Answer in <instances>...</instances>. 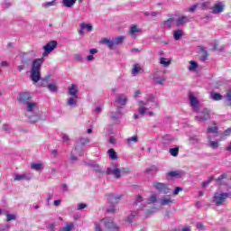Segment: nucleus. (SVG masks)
Segmentation results:
<instances>
[{
	"label": "nucleus",
	"mask_w": 231,
	"mask_h": 231,
	"mask_svg": "<svg viewBox=\"0 0 231 231\" xmlns=\"http://www.w3.org/2000/svg\"><path fill=\"white\" fill-rule=\"evenodd\" d=\"M138 113L140 116H143L145 113L149 115V116H154V112H147V107L150 109H154V107H158V99L152 94H149L146 97V101H138Z\"/></svg>",
	"instance_id": "nucleus-1"
},
{
	"label": "nucleus",
	"mask_w": 231,
	"mask_h": 231,
	"mask_svg": "<svg viewBox=\"0 0 231 231\" xmlns=\"http://www.w3.org/2000/svg\"><path fill=\"white\" fill-rule=\"evenodd\" d=\"M44 64V58H38L32 60L31 65V80L37 84L41 80V68Z\"/></svg>",
	"instance_id": "nucleus-2"
},
{
	"label": "nucleus",
	"mask_w": 231,
	"mask_h": 231,
	"mask_svg": "<svg viewBox=\"0 0 231 231\" xmlns=\"http://www.w3.org/2000/svg\"><path fill=\"white\" fill-rule=\"evenodd\" d=\"M230 196V192H216L213 196V203H215L217 207H221Z\"/></svg>",
	"instance_id": "nucleus-3"
},
{
	"label": "nucleus",
	"mask_w": 231,
	"mask_h": 231,
	"mask_svg": "<svg viewBox=\"0 0 231 231\" xmlns=\"http://www.w3.org/2000/svg\"><path fill=\"white\" fill-rule=\"evenodd\" d=\"M120 198H122V195H114L110 194L108 195L107 201L111 204L110 206L107 207L106 212L109 214H113V212L116 211V208H115V205L120 201Z\"/></svg>",
	"instance_id": "nucleus-4"
},
{
	"label": "nucleus",
	"mask_w": 231,
	"mask_h": 231,
	"mask_svg": "<svg viewBox=\"0 0 231 231\" xmlns=\"http://www.w3.org/2000/svg\"><path fill=\"white\" fill-rule=\"evenodd\" d=\"M106 173L107 175L114 176L116 180H120L122 178V171L118 168V163L115 162L112 164V167L106 169Z\"/></svg>",
	"instance_id": "nucleus-5"
},
{
	"label": "nucleus",
	"mask_w": 231,
	"mask_h": 231,
	"mask_svg": "<svg viewBox=\"0 0 231 231\" xmlns=\"http://www.w3.org/2000/svg\"><path fill=\"white\" fill-rule=\"evenodd\" d=\"M188 98L193 111H195V113H198V111H199V100H198L196 96H194V92H189L188 95Z\"/></svg>",
	"instance_id": "nucleus-6"
},
{
	"label": "nucleus",
	"mask_w": 231,
	"mask_h": 231,
	"mask_svg": "<svg viewBox=\"0 0 231 231\" xmlns=\"http://www.w3.org/2000/svg\"><path fill=\"white\" fill-rule=\"evenodd\" d=\"M210 119V110L204 108L201 112H199L195 116L196 122H207Z\"/></svg>",
	"instance_id": "nucleus-7"
},
{
	"label": "nucleus",
	"mask_w": 231,
	"mask_h": 231,
	"mask_svg": "<svg viewBox=\"0 0 231 231\" xmlns=\"http://www.w3.org/2000/svg\"><path fill=\"white\" fill-rule=\"evenodd\" d=\"M55 48H57V41L49 42L45 46H43L44 51L42 53V57H48Z\"/></svg>",
	"instance_id": "nucleus-8"
},
{
	"label": "nucleus",
	"mask_w": 231,
	"mask_h": 231,
	"mask_svg": "<svg viewBox=\"0 0 231 231\" xmlns=\"http://www.w3.org/2000/svg\"><path fill=\"white\" fill-rule=\"evenodd\" d=\"M153 187L161 194H169V192H170L169 186H167V184H165V183L154 181Z\"/></svg>",
	"instance_id": "nucleus-9"
},
{
	"label": "nucleus",
	"mask_w": 231,
	"mask_h": 231,
	"mask_svg": "<svg viewBox=\"0 0 231 231\" xmlns=\"http://www.w3.org/2000/svg\"><path fill=\"white\" fill-rule=\"evenodd\" d=\"M18 101L20 102V104H23L24 106H26L27 104L32 102V94H30V92L21 93Z\"/></svg>",
	"instance_id": "nucleus-10"
},
{
	"label": "nucleus",
	"mask_w": 231,
	"mask_h": 231,
	"mask_svg": "<svg viewBox=\"0 0 231 231\" xmlns=\"http://www.w3.org/2000/svg\"><path fill=\"white\" fill-rule=\"evenodd\" d=\"M115 104L118 109H122V106H125L127 104V96L124 95V94H119L116 97V101Z\"/></svg>",
	"instance_id": "nucleus-11"
},
{
	"label": "nucleus",
	"mask_w": 231,
	"mask_h": 231,
	"mask_svg": "<svg viewBox=\"0 0 231 231\" xmlns=\"http://www.w3.org/2000/svg\"><path fill=\"white\" fill-rule=\"evenodd\" d=\"M153 82L159 86H163L165 84V76L162 71H157L153 74Z\"/></svg>",
	"instance_id": "nucleus-12"
},
{
	"label": "nucleus",
	"mask_w": 231,
	"mask_h": 231,
	"mask_svg": "<svg viewBox=\"0 0 231 231\" xmlns=\"http://www.w3.org/2000/svg\"><path fill=\"white\" fill-rule=\"evenodd\" d=\"M213 126H208V134H214L215 137L219 136V127H217V123L212 121Z\"/></svg>",
	"instance_id": "nucleus-13"
},
{
	"label": "nucleus",
	"mask_w": 231,
	"mask_h": 231,
	"mask_svg": "<svg viewBox=\"0 0 231 231\" xmlns=\"http://www.w3.org/2000/svg\"><path fill=\"white\" fill-rule=\"evenodd\" d=\"M101 223H104L106 228L108 230H115V228H118L116 224L113 221V218L106 217L103 220H101Z\"/></svg>",
	"instance_id": "nucleus-14"
},
{
	"label": "nucleus",
	"mask_w": 231,
	"mask_h": 231,
	"mask_svg": "<svg viewBox=\"0 0 231 231\" xmlns=\"http://www.w3.org/2000/svg\"><path fill=\"white\" fill-rule=\"evenodd\" d=\"M225 10V5L223 2H217L212 7V14H217L223 13Z\"/></svg>",
	"instance_id": "nucleus-15"
},
{
	"label": "nucleus",
	"mask_w": 231,
	"mask_h": 231,
	"mask_svg": "<svg viewBox=\"0 0 231 231\" xmlns=\"http://www.w3.org/2000/svg\"><path fill=\"white\" fill-rule=\"evenodd\" d=\"M175 21H176V19H174V18H169L168 20H165L161 23V27L163 30H171L172 28V24H174Z\"/></svg>",
	"instance_id": "nucleus-16"
},
{
	"label": "nucleus",
	"mask_w": 231,
	"mask_h": 231,
	"mask_svg": "<svg viewBox=\"0 0 231 231\" xmlns=\"http://www.w3.org/2000/svg\"><path fill=\"white\" fill-rule=\"evenodd\" d=\"M20 60L23 66H28L32 62V56L26 52H23L20 54Z\"/></svg>",
	"instance_id": "nucleus-17"
},
{
	"label": "nucleus",
	"mask_w": 231,
	"mask_h": 231,
	"mask_svg": "<svg viewBox=\"0 0 231 231\" xmlns=\"http://www.w3.org/2000/svg\"><path fill=\"white\" fill-rule=\"evenodd\" d=\"M25 106V110L27 111V113H35V111L39 109V105L35 102L30 101Z\"/></svg>",
	"instance_id": "nucleus-18"
},
{
	"label": "nucleus",
	"mask_w": 231,
	"mask_h": 231,
	"mask_svg": "<svg viewBox=\"0 0 231 231\" xmlns=\"http://www.w3.org/2000/svg\"><path fill=\"white\" fill-rule=\"evenodd\" d=\"M139 216H140V211H138V210L131 211V213L129 214V216L126 217L127 223H129L130 225H132L134 220L138 219V217H139Z\"/></svg>",
	"instance_id": "nucleus-19"
},
{
	"label": "nucleus",
	"mask_w": 231,
	"mask_h": 231,
	"mask_svg": "<svg viewBox=\"0 0 231 231\" xmlns=\"http://www.w3.org/2000/svg\"><path fill=\"white\" fill-rule=\"evenodd\" d=\"M79 87L75 84H72L69 87L68 94L70 95V97H75L76 98H79Z\"/></svg>",
	"instance_id": "nucleus-20"
},
{
	"label": "nucleus",
	"mask_w": 231,
	"mask_h": 231,
	"mask_svg": "<svg viewBox=\"0 0 231 231\" xmlns=\"http://www.w3.org/2000/svg\"><path fill=\"white\" fill-rule=\"evenodd\" d=\"M108 116L114 122H116V120L122 118V111H120V106H118L116 112H110Z\"/></svg>",
	"instance_id": "nucleus-21"
},
{
	"label": "nucleus",
	"mask_w": 231,
	"mask_h": 231,
	"mask_svg": "<svg viewBox=\"0 0 231 231\" xmlns=\"http://www.w3.org/2000/svg\"><path fill=\"white\" fill-rule=\"evenodd\" d=\"M187 23H190V19L187 16H180L178 20H175L176 26L178 27L183 26Z\"/></svg>",
	"instance_id": "nucleus-22"
},
{
	"label": "nucleus",
	"mask_w": 231,
	"mask_h": 231,
	"mask_svg": "<svg viewBox=\"0 0 231 231\" xmlns=\"http://www.w3.org/2000/svg\"><path fill=\"white\" fill-rule=\"evenodd\" d=\"M208 146H209L211 149L216 150L219 147V141H213L211 134H208Z\"/></svg>",
	"instance_id": "nucleus-23"
},
{
	"label": "nucleus",
	"mask_w": 231,
	"mask_h": 231,
	"mask_svg": "<svg viewBox=\"0 0 231 231\" xmlns=\"http://www.w3.org/2000/svg\"><path fill=\"white\" fill-rule=\"evenodd\" d=\"M22 180L30 181V180H32V175L26 173L14 175V181H22Z\"/></svg>",
	"instance_id": "nucleus-24"
},
{
	"label": "nucleus",
	"mask_w": 231,
	"mask_h": 231,
	"mask_svg": "<svg viewBox=\"0 0 231 231\" xmlns=\"http://www.w3.org/2000/svg\"><path fill=\"white\" fill-rule=\"evenodd\" d=\"M199 49L200 60L202 62H205V60H207L208 57V51L205 47H199Z\"/></svg>",
	"instance_id": "nucleus-25"
},
{
	"label": "nucleus",
	"mask_w": 231,
	"mask_h": 231,
	"mask_svg": "<svg viewBox=\"0 0 231 231\" xmlns=\"http://www.w3.org/2000/svg\"><path fill=\"white\" fill-rule=\"evenodd\" d=\"M172 203H174V200L169 197H162L160 199V205H162V207L172 205Z\"/></svg>",
	"instance_id": "nucleus-26"
},
{
	"label": "nucleus",
	"mask_w": 231,
	"mask_h": 231,
	"mask_svg": "<svg viewBox=\"0 0 231 231\" xmlns=\"http://www.w3.org/2000/svg\"><path fill=\"white\" fill-rule=\"evenodd\" d=\"M171 62H172V60L169 59V58L161 57L159 59V64H161L164 68H169V66H171Z\"/></svg>",
	"instance_id": "nucleus-27"
},
{
	"label": "nucleus",
	"mask_w": 231,
	"mask_h": 231,
	"mask_svg": "<svg viewBox=\"0 0 231 231\" xmlns=\"http://www.w3.org/2000/svg\"><path fill=\"white\" fill-rule=\"evenodd\" d=\"M185 35V32H183L182 29H177L173 31V39L175 41H180L181 37Z\"/></svg>",
	"instance_id": "nucleus-28"
},
{
	"label": "nucleus",
	"mask_w": 231,
	"mask_h": 231,
	"mask_svg": "<svg viewBox=\"0 0 231 231\" xmlns=\"http://www.w3.org/2000/svg\"><path fill=\"white\" fill-rule=\"evenodd\" d=\"M173 140H174V137H172V135H171V134H166V135H164V136L162 137V143L163 145H169V144L172 143Z\"/></svg>",
	"instance_id": "nucleus-29"
},
{
	"label": "nucleus",
	"mask_w": 231,
	"mask_h": 231,
	"mask_svg": "<svg viewBox=\"0 0 231 231\" xmlns=\"http://www.w3.org/2000/svg\"><path fill=\"white\" fill-rule=\"evenodd\" d=\"M169 176H171V178H183L185 172L183 171H170Z\"/></svg>",
	"instance_id": "nucleus-30"
},
{
	"label": "nucleus",
	"mask_w": 231,
	"mask_h": 231,
	"mask_svg": "<svg viewBox=\"0 0 231 231\" xmlns=\"http://www.w3.org/2000/svg\"><path fill=\"white\" fill-rule=\"evenodd\" d=\"M141 71H143V69L140 66V64H138V63L134 64L133 69H132L133 77H136V75H138V73H140Z\"/></svg>",
	"instance_id": "nucleus-31"
},
{
	"label": "nucleus",
	"mask_w": 231,
	"mask_h": 231,
	"mask_svg": "<svg viewBox=\"0 0 231 231\" xmlns=\"http://www.w3.org/2000/svg\"><path fill=\"white\" fill-rule=\"evenodd\" d=\"M102 44H106L109 50H113V47L115 46V42L114 40H109L107 38H104L101 41Z\"/></svg>",
	"instance_id": "nucleus-32"
},
{
	"label": "nucleus",
	"mask_w": 231,
	"mask_h": 231,
	"mask_svg": "<svg viewBox=\"0 0 231 231\" xmlns=\"http://www.w3.org/2000/svg\"><path fill=\"white\" fill-rule=\"evenodd\" d=\"M76 3H77V0H62V5L66 8H73Z\"/></svg>",
	"instance_id": "nucleus-33"
},
{
	"label": "nucleus",
	"mask_w": 231,
	"mask_h": 231,
	"mask_svg": "<svg viewBox=\"0 0 231 231\" xmlns=\"http://www.w3.org/2000/svg\"><path fill=\"white\" fill-rule=\"evenodd\" d=\"M77 100H79V97H69V99L67 100V106H69V107H75V106H77Z\"/></svg>",
	"instance_id": "nucleus-34"
},
{
	"label": "nucleus",
	"mask_w": 231,
	"mask_h": 231,
	"mask_svg": "<svg viewBox=\"0 0 231 231\" xmlns=\"http://www.w3.org/2000/svg\"><path fill=\"white\" fill-rule=\"evenodd\" d=\"M32 171H44L43 163H32L31 164Z\"/></svg>",
	"instance_id": "nucleus-35"
},
{
	"label": "nucleus",
	"mask_w": 231,
	"mask_h": 231,
	"mask_svg": "<svg viewBox=\"0 0 231 231\" xmlns=\"http://www.w3.org/2000/svg\"><path fill=\"white\" fill-rule=\"evenodd\" d=\"M210 98H212V100H215V101L223 100V95L217 92H212L210 94Z\"/></svg>",
	"instance_id": "nucleus-36"
},
{
	"label": "nucleus",
	"mask_w": 231,
	"mask_h": 231,
	"mask_svg": "<svg viewBox=\"0 0 231 231\" xmlns=\"http://www.w3.org/2000/svg\"><path fill=\"white\" fill-rule=\"evenodd\" d=\"M136 33H140V29H138V26L133 25L130 27L129 35H132V37H134Z\"/></svg>",
	"instance_id": "nucleus-37"
},
{
	"label": "nucleus",
	"mask_w": 231,
	"mask_h": 231,
	"mask_svg": "<svg viewBox=\"0 0 231 231\" xmlns=\"http://www.w3.org/2000/svg\"><path fill=\"white\" fill-rule=\"evenodd\" d=\"M79 28L87 30V32H93V25L89 23H80Z\"/></svg>",
	"instance_id": "nucleus-38"
},
{
	"label": "nucleus",
	"mask_w": 231,
	"mask_h": 231,
	"mask_svg": "<svg viewBox=\"0 0 231 231\" xmlns=\"http://www.w3.org/2000/svg\"><path fill=\"white\" fill-rule=\"evenodd\" d=\"M57 5V0H52L51 2H44L42 4V8H50V6H55Z\"/></svg>",
	"instance_id": "nucleus-39"
},
{
	"label": "nucleus",
	"mask_w": 231,
	"mask_h": 231,
	"mask_svg": "<svg viewBox=\"0 0 231 231\" xmlns=\"http://www.w3.org/2000/svg\"><path fill=\"white\" fill-rule=\"evenodd\" d=\"M108 156L111 160H118V156L116 155V152L114 149L108 150Z\"/></svg>",
	"instance_id": "nucleus-40"
},
{
	"label": "nucleus",
	"mask_w": 231,
	"mask_h": 231,
	"mask_svg": "<svg viewBox=\"0 0 231 231\" xmlns=\"http://www.w3.org/2000/svg\"><path fill=\"white\" fill-rule=\"evenodd\" d=\"M146 172H148V174H156L158 172V167L154 165L150 166L148 169H146Z\"/></svg>",
	"instance_id": "nucleus-41"
},
{
	"label": "nucleus",
	"mask_w": 231,
	"mask_h": 231,
	"mask_svg": "<svg viewBox=\"0 0 231 231\" xmlns=\"http://www.w3.org/2000/svg\"><path fill=\"white\" fill-rule=\"evenodd\" d=\"M125 40V36H119L114 39V45L118 46V44H122V42H124Z\"/></svg>",
	"instance_id": "nucleus-42"
},
{
	"label": "nucleus",
	"mask_w": 231,
	"mask_h": 231,
	"mask_svg": "<svg viewBox=\"0 0 231 231\" xmlns=\"http://www.w3.org/2000/svg\"><path fill=\"white\" fill-rule=\"evenodd\" d=\"M39 120H41V116H39V115H34V116H29V122L31 124H35V122H39Z\"/></svg>",
	"instance_id": "nucleus-43"
},
{
	"label": "nucleus",
	"mask_w": 231,
	"mask_h": 231,
	"mask_svg": "<svg viewBox=\"0 0 231 231\" xmlns=\"http://www.w3.org/2000/svg\"><path fill=\"white\" fill-rule=\"evenodd\" d=\"M196 69H198V62L194 60L189 61V66L188 67L189 71H194Z\"/></svg>",
	"instance_id": "nucleus-44"
},
{
	"label": "nucleus",
	"mask_w": 231,
	"mask_h": 231,
	"mask_svg": "<svg viewBox=\"0 0 231 231\" xmlns=\"http://www.w3.org/2000/svg\"><path fill=\"white\" fill-rule=\"evenodd\" d=\"M170 154L174 157L178 156V154H180V148L179 147L171 148Z\"/></svg>",
	"instance_id": "nucleus-45"
},
{
	"label": "nucleus",
	"mask_w": 231,
	"mask_h": 231,
	"mask_svg": "<svg viewBox=\"0 0 231 231\" xmlns=\"http://www.w3.org/2000/svg\"><path fill=\"white\" fill-rule=\"evenodd\" d=\"M158 200V196H156L155 194L152 195L148 199H147V204L151 205L152 203H156V201Z\"/></svg>",
	"instance_id": "nucleus-46"
},
{
	"label": "nucleus",
	"mask_w": 231,
	"mask_h": 231,
	"mask_svg": "<svg viewBox=\"0 0 231 231\" xmlns=\"http://www.w3.org/2000/svg\"><path fill=\"white\" fill-rule=\"evenodd\" d=\"M226 180V174H221L217 180H216V181H217V185H223L224 183H223V180Z\"/></svg>",
	"instance_id": "nucleus-47"
},
{
	"label": "nucleus",
	"mask_w": 231,
	"mask_h": 231,
	"mask_svg": "<svg viewBox=\"0 0 231 231\" xmlns=\"http://www.w3.org/2000/svg\"><path fill=\"white\" fill-rule=\"evenodd\" d=\"M47 88L51 93H57V89H58L57 85L51 83L47 85Z\"/></svg>",
	"instance_id": "nucleus-48"
},
{
	"label": "nucleus",
	"mask_w": 231,
	"mask_h": 231,
	"mask_svg": "<svg viewBox=\"0 0 231 231\" xmlns=\"http://www.w3.org/2000/svg\"><path fill=\"white\" fill-rule=\"evenodd\" d=\"M73 230V223H67L64 227L61 228V231H72Z\"/></svg>",
	"instance_id": "nucleus-49"
},
{
	"label": "nucleus",
	"mask_w": 231,
	"mask_h": 231,
	"mask_svg": "<svg viewBox=\"0 0 231 231\" xmlns=\"http://www.w3.org/2000/svg\"><path fill=\"white\" fill-rule=\"evenodd\" d=\"M6 221H14L15 219H17V216L14 215V214H10L8 211L6 212Z\"/></svg>",
	"instance_id": "nucleus-50"
},
{
	"label": "nucleus",
	"mask_w": 231,
	"mask_h": 231,
	"mask_svg": "<svg viewBox=\"0 0 231 231\" xmlns=\"http://www.w3.org/2000/svg\"><path fill=\"white\" fill-rule=\"evenodd\" d=\"M127 143H129V145H131L132 143H136L138 142V136L136 135H134L132 137H129L127 140H126Z\"/></svg>",
	"instance_id": "nucleus-51"
},
{
	"label": "nucleus",
	"mask_w": 231,
	"mask_h": 231,
	"mask_svg": "<svg viewBox=\"0 0 231 231\" xmlns=\"http://www.w3.org/2000/svg\"><path fill=\"white\" fill-rule=\"evenodd\" d=\"M201 10H208L210 8V2H203L200 4Z\"/></svg>",
	"instance_id": "nucleus-52"
},
{
	"label": "nucleus",
	"mask_w": 231,
	"mask_h": 231,
	"mask_svg": "<svg viewBox=\"0 0 231 231\" xmlns=\"http://www.w3.org/2000/svg\"><path fill=\"white\" fill-rule=\"evenodd\" d=\"M214 180V177H210L208 180L202 182V187H208L210 183Z\"/></svg>",
	"instance_id": "nucleus-53"
},
{
	"label": "nucleus",
	"mask_w": 231,
	"mask_h": 231,
	"mask_svg": "<svg viewBox=\"0 0 231 231\" xmlns=\"http://www.w3.org/2000/svg\"><path fill=\"white\" fill-rule=\"evenodd\" d=\"M95 172H97L98 174H104V171L100 168V165L96 164V166L93 168Z\"/></svg>",
	"instance_id": "nucleus-54"
},
{
	"label": "nucleus",
	"mask_w": 231,
	"mask_h": 231,
	"mask_svg": "<svg viewBox=\"0 0 231 231\" xmlns=\"http://www.w3.org/2000/svg\"><path fill=\"white\" fill-rule=\"evenodd\" d=\"M89 142H90L89 138H84V137L79 138V143H81V145H86V143H89Z\"/></svg>",
	"instance_id": "nucleus-55"
},
{
	"label": "nucleus",
	"mask_w": 231,
	"mask_h": 231,
	"mask_svg": "<svg viewBox=\"0 0 231 231\" xmlns=\"http://www.w3.org/2000/svg\"><path fill=\"white\" fill-rule=\"evenodd\" d=\"M3 8L6 9V8H10V6H12V3L8 2V1H5L2 4Z\"/></svg>",
	"instance_id": "nucleus-56"
},
{
	"label": "nucleus",
	"mask_w": 231,
	"mask_h": 231,
	"mask_svg": "<svg viewBox=\"0 0 231 231\" xmlns=\"http://www.w3.org/2000/svg\"><path fill=\"white\" fill-rule=\"evenodd\" d=\"M198 9V5H191L189 9L188 12H190L191 14L196 12V10Z\"/></svg>",
	"instance_id": "nucleus-57"
},
{
	"label": "nucleus",
	"mask_w": 231,
	"mask_h": 231,
	"mask_svg": "<svg viewBox=\"0 0 231 231\" xmlns=\"http://www.w3.org/2000/svg\"><path fill=\"white\" fill-rule=\"evenodd\" d=\"M2 129L5 133H10V131H11L10 125H3Z\"/></svg>",
	"instance_id": "nucleus-58"
},
{
	"label": "nucleus",
	"mask_w": 231,
	"mask_h": 231,
	"mask_svg": "<svg viewBox=\"0 0 231 231\" xmlns=\"http://www.w3.org/2000/svg\"><path fill=\"white\" fill-rule=\"evenodd\" d=\"M74 59H75V60H78L79 62H82V60H84V58H82V55H80V54H76L74 56Z\"/></svg>",
	"instance_id": "nucleus-59"
},
{
	"label": "nucleus",
	"mask_w": 231,
	"mask_h": 231,
	"mask_svg": "<svg viewBox=\"0 0 231 231\" xmlns=\"http://www.w3.org/2000/svg\"><path fill=\"white\" fill-rule=\"evenodd\" d=\"M181 190H183V189H181L180 187L175 188V189L173 191V195L178 196L180 194V192H181Z\"/></svg>",
	"instance_id": "nucleus-60"
},
{
	"label": "nucleus",
	"mask_w": 231,
	"mask_h": 231,
	"mask_svg": "<svg viewBox=\"0 0 231 231\" xmlns=\"http://www.w3.org/2000/svg\"><path fill=\"white\" fill-rule=\"evenodd\" d=\"M120 171H121V175L122 174H129V172H130L129 168H122V169H120Z\"/></svg>",
	"instance_id": "nucleus-61"
},
{
	"label": "nucleus",
	"mask_w": 231,
	"mask_h": 231,
	"mask_svg": "<svg viewBox=\"0 0 231 231\" xmlns=\"http://www.w3.org/2000/svg\"><path fill=\"white\" fill-rule=\"evenodd\" d=\"M61 138H62L63 142H69V135H68V134H63L61 135Z\"/></svg>",
	"instance_id": "nucleus-62"
},
{
	"label": "nucleus",
	"mask_w": 231,
	"mask_h": 231,
	"mask_svg": "<svg viewBox=\"0 0 231 231\" xmlns=\"http://www.w3.org/2000/svg\"><path fill=\"white\" fill-rule=\"evenodd\" d=\"M231 134V127L227 128L226 130H225L224 132V136H230Z\"/></svg>",
	"instance_id": "nucleus-63"
},
{
	"label": "nucleus",
	"mask_w": 231,
	"mask_h": 231,
	"mask_svg": "<svg viewBox=\"0 0 231 231\" xmlns=\"http://www.w3.org/2000/svg\"><path fill=\"white\" fill-rule=\"evenodd\" d=\"M225 98H226V100H227L228 102H231V91H228V92L226 93V95L225 96Z\"/></svg>",
	"instance_id": "nucleus-64"
}]
</instances>
